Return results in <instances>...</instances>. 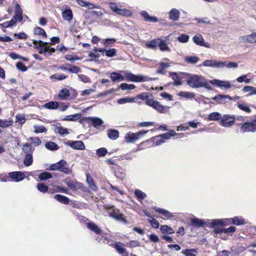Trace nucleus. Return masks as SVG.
Masks as SVG:
<instances>
[{
	"label": "nucleus",
	"mask_w": 256,
	"mask_h": 256,
	"mask_svg": "<svg viewBox=\"0 0 256 256\" xmlns=\"http://www.w3.org/2000/svg\"><path fill=\"white\" fill-rule=\"evenodd\" d=\"M87 120L88 122L92 123L93 126L96 128H98L104 122L102 119L98 117H88Z\"/></svg>",
	"instance_id": "6ab92c4d"
},
{
	"label": "nucleus",
	"mask_w": 256,
	"mask_h": 256,
	"mask_svg": "<svg viewBox=\"0 0 256 256\" xmlns=\"http://www.w3.org/2000/svg\"><path fill=\"white\" fill-rule=\"evenodd\" d=\"M153 209L157 212L160 214L166 216L167 218H170L172 217V214L170 212L164 209L156 208V207H154Z\"/></svg>",
	"instance_id": "c9c22d12"
},
{
	"label": "nucleus",
	"mask_w": 256,
	"mask_h": 256,
	"mask_svg": "<svg viewBox=\"0 0 256 256\" xmlns=\"http://www.w3.org/2000/svg\"><path fill=\"white\" fill-rule=\"evenodd\" d=\"M176 134V132L174 130H170L169 132L164 133V134H160L157 136V138H161L164 139L168 140L172 136H174Z\"/></svg>",
	"instance_id": "de8ad7c7"
},
{
	"label": "nucleus",
	"mask_w": 256,
	"mask_h": 256,
	"mask_svg": "<svg viewBox=\"0 0 256 256\" xmlns=\"http://www.w3.org/2000/svg\"><path fill=\"white\" fill-rule=\"evenodd\" d=\"M180 12L176 8H172L169 12V18L173 21H177L180 18Z\"/></svg>",
	"instance_id": "393cba45"
},
{
	"label": "nucleus",
	"mask_w": 256,
	"mask_h": 256,
	"mask_svg": "<svg viewBox=\"0 0 256 256\" xmlns=\"http://www.w3.org/2000/svg\"><path fill=\"white\" fill-rule=\"evenodd\" d=\"M81 114H70L67 116L66 118H64L65 120L74 121L77 120L80 118Z\"/></svg>",
	"instance_id": "6e6d98bb"
},
{
	"label": "nucleus",
	"mask_w": 256,
	"mask_h": 256,
	"mask_svg": "<svg viewBox=\"0 0 256 256\" xmlns=\"http://www.w3.org/2000/svg\"><path fill=\"white\" fill-rule=\"evenodd\" d=\"M34 132L35 134L46 132L47 130L44 126L34 125Z\"/></svg>",
	"instance_id": "8fccbe9b"
},
{
	"label": "nucleus",
	"mask_w": 256,
	"mask_h": 256,
	"mask_svg": "<svg viewBox=\"0 0 256 256\" xmlns=\"http://www.w3.org/2000/svg\"><path fill=\"white\" fill-rule=\"evenodd\" d=\"M110 216L114 218V219L119 220L124 223L126 222V220L123 216V214L120 213H118L116 212H112L110 214Z\"/></svg>",
	"instance_id": "c85d7f7f"
},
{
	"label": "nucleus",
	"mask_w": 256,
	"mask_h": 256,
	"mask_svg": "<svg viewBox=\"0 0 256 256\" xmlns=\"http://www.w3.org/2000/svg\"><path fill=\"white\" fill-rule=\"evenodd\" d=\"M160 230L164 234H172L174 232L172 228L167 225L162 226Z\"/></svg>",
	"instance_id": "37998d69"
},
{
	"label": "nucleus",
	"mask_w": 256,
	"mask_h": 256,
	"mask_svg": "<svg viewBox=\"0 0 256 256\" xmlns=\"http://www.w3.org/2000/svg\"><path fill=\"white\" fill-rule=\"evenodd\" d=\"M66 146H70L72 149L83 150L85 149V146L81 140L71 141L68 140L64 142Z\"/></svg>",
	"instance_id": "4468645a"
},
{
	"label": "nucleus",
	"mask_w": 256,
	"mask_h": 256,
	"mask_svg": "<svg viewBox=\"0 0 256 256\" xmlns=\"http://www.w3.org/2000/svg\"><path fill=\"white\" fill-rule=\"evenodd\" d=\"M178 95L180 97H182L190 100L194 98L196 96L194 93L184 91L180 92Z\"/></svg>",
	"instance_id": "473e14b6"
},
{
	"label": "nucleus",
	"mask_w": 256,
	"mask_h": 256,
	"mask_svg": "<svg viewBox=\"0 0 256 256\" xmlns=\"http://www.w3.org/2000/svg\"><path fill=\"white\" fill-rule=\"evenodd\" d=\"M242 90L244 92H250V95H252V94H256V88L255 87L252 86H244Z\"/></svg>",
	"instance_id": "864d4df0"
},
{
	"label": "nucleus",
	"mask_w": 256,
	"mask_h": 256,
	"mask_svg": "<svg viewBox=\"0 0 256 256\" xmlns=\"http://www.w3.org/2000/svg\"><path fill=\"white\" fill-rule=\"evenodd\" d=\"M52 178V174L48 172H42L38 176V178L40 181H44Z\"/></svg>",
	"instance_id": "09e8293b"
},
{
	"label": "nucleus",
	"mask_w": 256,
	"mask_h": 256,
	"mask_svg": "<svg viewBox=\"0 0 256 256\" xmlns=\"http://www.w3.org/2000/svg\"><path fill=\"white\" fill-rule=\"evenodd\" d=\"M108 136L110 140H115L119 136V132L115 129H109L108 130Z\"/></svg>",
	"instance_id": "cd10ccee"
},
{
	"label": "nucleus",
	"mask_w": 256,
	"mask_h": 256,
	"mask_svg": "<svg viewBox=\"0 0 256 256\" xmlns=\"http://www.w3.org/2000/svg\"><path fill=\"white\" fill-rule=\"evenodd\" d=\"M126 246L130 248H135L140 246V243L138 240H130L126 243Z\"/></svg>",
	"instance_id": "680f3d73"
},
{
	"label": "nucleus",
	"mask_w": 256,
	"mask_h": 256,
	"mask_svg": "<svg viewBox=\"0 0 256 256\" xmlns=\"http://www.w3.org/2000/svg\"><path fill=\"white\" fill-rule=\"evenodd\" d=\"M13 120L12 118H9L6 120H3L0 119V128H6L12 124Z\"/></svg>",
	"instance_id": "58836bf2"
},
{
	"label": "nucleus",
	"mask_w": 256,
	"mask_h": 256,
	"mask_svg": "<svg viewBox=\"0 0 256 256\" xmlns=\"http://www.w3.org/2000/svg\"><path fill=\"white\" fill-rule=\"evenodd\" d=\"M210 83L212 85L216 86L220 88H224L226 89H228L231 88L230 84L226 81H222L218 80H214L210 81Z\"/></svg>",
	"instance_id": "a211bd4d"
},
{
	"label": "nucleus",
	"mask_w": 256,
	"mask_h": 256,
	"mask_svg": "<svg viewBox=\"0 0 256 256\" xmlns=\"http://www.w3.org/2000/svg\"><path fill=\"white\" fill-rule=\"evenodd\" d=\"M34 35H38L42 36V38H45L47 37V34L44 30L40 27L35 28H34Z\"/></svg>",
	"instance_id": "4c0bfd02"
},
{
	"label": "nucleus",
	"mask_w": 256,
	"mask_h": 256,
	"mask_svg": "<svg viewBox=\"0 0 256 256\" xmlns=\"http://www.w3.org/2000/svg\"><path fill=\"white\" fill-rule=\"evenodd\" d=\"M16 119L20 124H22L26 122L25 116L23 114H17L16 116Z\"/></svg>",
	"instance_id": "69168bd1"
},
{
	"label": "nucleus",
	"mask_w": 256,
	"mask_h": 256,
	"mask_svg": "<svg viewBox=\"0 0 256 256\" xmlns=\"http://www.w3.org/2000/svg\"><path fill=\"white\" fill-rule=\"evenodd\" d=\"M187 84L192 88H204L208 90H212V87L207 80L202 76L198 74L190 76L187 80Z\"/></svg>",
	"instance_id": "f03ea898"
},
{
	"label": "nucleus",
	"mask_w": 256,
	"mask_h": 256,
	"mask_svg": "<svg viewBox=\"0 0 256 256\" xmlns=\"http://www.w3.org/2000/svg\"><path fill=\"white\" fill-rule=\"evenodd\" d=\"M212 99L214 100L216 102L219 104H226L228 102L227 100H233V98L228 95L222 94H218L212 98Z\"/></svg>",
	"instance_id": "dca6fc26"
},
{
	"label": "nucleus",
	"mask_w": 256,
	"mask_h": 256,
	"mask_svg": "<svg viewBox=\"0 0 256 256\" xmlns=\"http://www.w3.org/2000/svg\"><path fill=\"white\" fill-rule=\"evenodd\" d=\"M240 130L244 132H256V120L250 122H246L242 124Z\"/></svg>",
	"instance_id": "1a4fd4ad"
},
{
	"label": "nucleus",
	"mask_w": 256,
	"mask_h": 256,
	"mask_svg": "<svg viewBox=\"0 0 256 256\" xmlns=\"http://www.w3.org/2000/svg\"><path fill=\"white\" fill-rule=\"evenodd\" d=\"M76 1L80 6L87 8L90 10L97 8V6H96L94 4L88 2H86L84 0H76Z\"/></svg>",
	"instance_id": "bb28decb"
},
{
	"label": "nucleus",
	"mask_w": 256,
	"mask_h": 256,
	"mask_svg": "<svg viewBox=\"0 0 256 256\" xmlns=\"http://www.w3.org/2000/svg\"><path fill=\"white\" fill-rule=\"evenodd\" d=\"M114 174L120 180H122L125 176L124 174L121 170V169L118 168L117 170L115 171Z\"/></svg>",
	"instance_id": "774afa93"
},
{
	"label": "nucleus",
	"mask_w": 256,
	"mask_h": 256,
	"mask_svg": "<svg viewBox=\"0 0 256 256\" xmlns=\"http://www.w3.org/2000/svg\"><path fill=\"white\" fill-rule=\"evenodd\" d=\"M158 42L159 38H154L150 42H148L146 43V46L147 48L154 50L156 48V46H158Z\"/></svg>",
	"instance_id": "e433bc0d"
},
{
	"label": "nucleus",
	"mask_w": 256,
	"mask_h": 256,
	"mask_svg": "<svg viewBox=\"0 0 256 256\" xmlns=\"http://www.w3.org/2000/svg\"><path fill=\"white\" fill-rule=\"evenodd\" d=\"M141 14L146 22H158V18L156 17L150 16L146 10L142 11Z\"/></svg>",
	"instance_id": "5701e85b"
},
{
	"label": "nucleus",
	"mask_w": 256,
	"mask_h": 256,
	"mask_svg": "<svg viewBox=\"0 0 256 256\" xmlns=\"http://www.w3.org/2000/svg\"><path fill=\"white\" fill-rule=\"evenodd\" d=\"M108 153V150L105 148H98L96 151V154L99 157L104 156Z\"/></svg>",
	"instance_id": "13d9d810"
},
{
	"label": "nucleus",
	"mask_w": 256,
	"mask_h": 256,
	"mask_svg": "<svg viewBox=\"0 0 256 256\" xmlns=\"http://www.w3.org/2000/svg\"><path fill=\"white\" fill-rule=\"evenodd\" d=\"M134 193L138 198L140 200L144 199L146 196L144 192H142V190L138 189L136 190Z\"/></svg>",
	"instance_id": "052dcab7"
},
{
	"label": "nucleus",
	"mask_w": 256,
	"mask_h": 256,
	"mask_svg": "<svg viewBox=\"0 0 256 256\" xmlns=\"http://www.w3.org/2000/svg\"><path fill=\"white\" fill-rule=\"evenodd\" d=\"M184 60L188 64H195L198 62L200 58L196 56H186Z\"/></svg>",
	"instance_id": "49530a36"
},
{
	"label": "nucleus",
	"mask_w": 256,
	"mask_h": 256,
	"mask_svg": "<svg viewBox=\"0 0 256 256\" xmlns=\"http://www.w3.org/2000/svg\"><path fill=\"white\" fill-rule=\"evenodd\" d=\"M222 61H217L216 60H206L202 64L199 65V66H207L216 68H222L223 66Z\"/></svg>",
	"instance_id": "6e6552de"
},
{
	"label": "nucleus",
	"mask_w": 256,
	"mask_h": 256,
	"mask_svg": "<svg viewBox=\"0 0 256 256\" xmlns=\"http://www.w3.org/2000/svg\"><path fill=\"white\" fill-rule=\"evenodd\" d=\"M22 150L26 154H32L34 148H32L31 144L26 143L24 144L22 148Z\"/></svg>",
	"instance_id": "72a5a7b5"
},
{
	"label": "nucleus",
	"mask_w": 256,
	"mask_h": 256,
	"mask_svg": "<svg viewBox=\"0 0 256 256\" xmlns=\"http://www.w3.org/2000/svg\"><path fill=\"white\" fill-rule=\"evenodd\" d=\"M33 162V157L32 154H26L24 160V164L26 166H31Z\"/></svg>",
	"instance_id": "a19ab883"
},
{
	"label": "nucleus",
	"mask_w": 256,
	"mask_h": 256,
	"mask_svg": "<svg viewBox=\"0 0 256 256\" xmlns=\"http://www.w3.org/2000/svg\"><path fill=\"white\" fill-rule=\"evenodd\" d=\"M158 46L161 51H170V48L168 46L165 40L159 38Z\"/></svg>",
	"instance_id": "c756f323"
},
{
	"label": "nucleus",
	"mask_w": 256,
	"mask_h": 256,
	"mask_svg": "<svg viewBox=\"0 0 256 256\" xmlns=\"http://www.w3.org/2000/svg\"><path fill=\"white\" fill-rule=\"evenodd\" d=\"M122 90H132L136 88V86L133 84H128L126 83H122L119 86Z\"/></svg>",
	"instance_id": "603ef678"
},
{
	"label": "nucleus",
	"mask_w": 256,
	"mask_h": 256,
	"mask_svg": "<svg viewBox=\"0 0 256 256\" xmlns=\"http://www.w3.org/2000/svg\"><path fill=\"white\" fill-rule=\"evenodd\" d=\"M22 12L23 10L20 8V5L17 4L16 5L14 14L12 17L15 18V19L18 22H20L22 20Z\"/></svg>",
	"instance_id": "aec40b11"
},
{
	"label": "nucleus",
	"mask_w": 256,
	"mask_h": 256,
	"mask_svg": "<svg viewBox=\"0 0 256 256\" xmlns=\"http://www.w3.org/2000/svg\"><path fill=\"white\" fill-rule=\"evenodd\" d=\"M88 228L91 231L94 232L96 234L101 235L102 230L94 222H90L87 224Z\"/></svg>",
	"instance_id": "b1692460"
},
{
	"label": "nucleus",
	"mask_w": 256,
	"mask_h": 256,
	"mask_svg": "<svg viewBox=\"0 0 256 256\" xmlns=\"http://www.w3.org/2000/svg\"><path fill=\"white\" fill-rule=\"evenodd\" d=\"M186 256H197V250L196 249H186L182 252Z\"/></svg>",
	"instance_id": "79ce46f5"
},
{
	"label": "nucleus",
	"mask_w": 256,
	"mask_h": 256,
	"mask_svg": "<svg viewBox=\"0 0 256 256\" xmlns=\"http://www.w3.org/2000/svg\"><path fill=\"white\" fill-rule=\"evenodd\" d=\"M54 130L56 134H58L60 136L69 134L68 130L60 126V124L54 126Z\"/></svg>",
	"instance_id": "412c9836"
},
{
	"label": "nucleus",
	"mask_w": 256,
	"mask_h": 256,
	"mask_svg": "<svg viewBox=\"0 0 256 256\" xmlns=\"http://www.w3.org/2000/svg\"><path fill=\"white\" fill-rule=\"evenodd\" d=\"M169 74L174 81V85L176 86L182 85V79L183 78L182 76L188 75L186 73L182 72H179L178 73L176 72H170Z\"/></svg>",
	"instance_id": "9b49d317"
},
{
	"label": "nucleus",
	"mask_w": 256,
	"mask_h": 256,
	"mask_svg": "<svg viewBox=\"0 0 256 256\" xmlns=\"http://www.w3.org/2000/svg\"><path fill=\"white\" fill-rule=\"evenodd\" d=\"M59 106L58 103L56 101H51L46 103L44 105V107L49 110H56Z\"/></svg>",
	"instance_id": "f704fd0d"
},
{
	"label": "nucleus",
	"mask_w": 256,
	"mask_h": 256,
	"mask_svg": "<svg viewBox=\"0 0 256 256\" xmlns=\"http://www.w3.org/2000/svg\"><path fill=\"white\" fill-rule=\"evenodd\" d=\"M45 147L50 150H56L59 148V146L58 144L56 142H46L45 144Z\"/></svg>",
	"instance_id": "ea45409f"
},
{
	"label": "nucleus",
	"mask_w": 256,
	"mask_h": 256,
	"mask_svg": "<svg viewBox=\"0 0 256 256\" xmlns=\"http://www.w3.org/2000/svg\"><path fill=\"white\" fill-rule=\"evenodd\" d=\"M80 71V68L75 66H71L70 68H68V72L72 74H78Z\"/></svg>",
	"instance_id": "338daca9"
},
{
	"label": "nucleus",
	"mask_w": 256,
	"mask_h": 256,
	"mask_svg": "<svg viewBox=\"0 0 256 256\" xmlns=\"http://www.w3.org/2000/svg\"><path fill=\"white\" fill-rule=\"evenodd\" d=\"M136 98H130V97H125L122 98H120L118 100V104H124L128 102H133Z\"/></svg>",
	"instance_id": "3c124183"
},
{
	"label": "nucleus",
	"mask_w": 256,
	"mask_h": 256,
	"mask_svg": "<svg viewBox=\"0 0 256 256\" xmlns=\"http://www.w3.org/2000/svg\"><path fill=\"white\" fill-rule=\"evenodd\" d=\"M116 42V40L114 38H106L103 40L102 42L104 46H108Z\"/></svg>",
	"instance_id": "0e129e2a"
},
{
	"label": "nucleus",
	"mask_w": 256,
	"mask_h": 256,
	"mask_svg": "<svg viewBox=\"0 0 256 256\" xmlns=\"http://www.w3.org/2000/svg\"><path fill=\"white\" fill-rule=\"evenodd\" d=\"M108 5L110 8L117 14L129 16L132 14V12L130 10L125 8H119L116 3L110 2L109 3Z\"/></svg>",
	"instance_id": "39448f33"
},
{
	"label": "nucleus",
	"mask_w": 256,
	"mask_h": 256,
	"mask_svg": "<svg viewBox=\"0 0 256 256\" xmlns=\"http://www.w3.org/2000/svg\"><path fill=\"white\" fill-rule=\"evenodd\" d=\"M148 131L140 130L136 133L129 132L125 136V140L128 143H133L141 136L146 134Z\"/></svg>",
	"instance_id": "423d86ee"
},
{
	"label": "nucleus",
	"mask_w": 256,
	"mask_h": 256,
	"mask_svg": "<svg viewBox=\"0 0 256 256\" xmlns=\"http://www.w3.org/2000/svg\"><path fill=\"white\" fill-rule=\"evenodd\" d=\"M146 104L151 106L160 114H166L169 112L170 107L162 104L159 102L154 100H147Z\"/></svg>",
	"instance_id": "20e7f679"
},
{
	"label": "nucleus",
	"mask_w": 256,
	"mask_h": 256,
	"mask_svg": "<svg viewBox=\"0 0 256 256\" xmlns=\"http://www.w3.org/2000/svg\"><path fill=\"white\" fill-rule=\"evenodd\" d=\"M54 198L58 202L64 204H68L70 202V200L68 198L61 194H58L55 195Z\"/></svg>",
	"instance_id": "2f4dec72"
},
{
	"label": "nucleus",
	"mask_w": 256,
	"mask_h": 256,
	"mask_svg": "<svg viewBox=\"0 0 256 256\" xmlns=\"http://www.w3.org/2000/svg\"><path fill=\"white\" fill-rule=\"evenodd\" d=\"M124 76L116 72H112L110 78L113 82L123 81L124 80L133 82H144L146 81L154 80L156 78H150L142 74H134L128 71H122Z\"/></svg>",
	"instance_id": "f257e3e1"
},
{
	"label": "nucleus",
	"mask_w": 256,
	"mask_h": 256,
	"mask_svg": "<svg viewBox=\"0 0 256 256\" xmlns=\"http://www.w3.org/2000/svg\"><path fill=\"white\" fill-rule=\"evenodd\" d=\"M237 106L240 110L249 113L251 112L250 108L245 103L238 102Z\"/></svg>",
	"instance_id": "5fc2aeb1"
},
{
	"label": "nucleus",
	"mask_w": 256,
	"mask_h": 256,
	"mask_svg": "<svg viewBox=\"0 0 256 256\" xmlns=\"http://www.w3.org/2000/svg\"><path fill=\"white\" fill-rule=\"evenodd\" d=\"M189 36L186 34H182L178 38V40L182 43H185L188 42Z\"/></svg>",
	"instance_id": "e2e57ef3"
},
{
	"label": "nucleus",
	"mask_w": 256,
	"mask_h": 256,
	"mask_svg": "<svg viewBox=\"0 0 256 256\" xmlns=\"http://www.w3.org/2000/svg\"><path fill=\"white\" fill-rule=\"evenodd\" d=\"M194 42L198 46H202L203 42H204V39L203 38L202 35L200 34H198L194 36L193 38Z\"/></svg>",
	"instance_id": "a18cd8bd"
},
{
	"label": "nucleus",
	"mask_w": 256,
	"mask_h": 256,
	"mask_svg": "<svg viewBox=\"0 0 256 256\" xmlns=\"http://www.w3.org/2000/svg\"><path fill=\"white\" fill-rule=\"evenodd\" d=\"M8 176L7 178H10L11 180L15 182H19L22 180L25 177L24 172L21 171L13 172L8 173Z\"/></svg>",
	"instance_id": "ddd939ff"
},
{
	"label": "nucleus",
	"mask_w": 256,
	"mask_h": 256,
	"mask_svg": "<svg viewBox=\"0 0 256 256\" xmlns=\"http://www.w3.org/2000/svg\"><path fill=\"white\" fill-rule=\"evenodd\" d=\"M212 220H202L194 218H192L190 220V222L191 225L196 228L202 227L204 225H206L208 226L209 227H212V226H209L210 224V222Z\"/></svg>",
	"instance_id": "f8f14e48"
},
{
	"label": "nucleus",
	"mask_w": 256,
	"mask_h": 256,
	"mask_svg": "<svg viewBox=\"0 0 256 256\" xmlns=\"http://www.w3.org/2000/svg\"><path fill=\"white\" fill-rule=\"evenodd\" d=\"M234 119L232 116L228 114L222 116L220 124L224 127H230L234 124Z\"/></svg>",
	"instance_id": "2eb2a0df"
},
{
	"label": "nucleus",
	"mask_w": 256,
	"mask_h": 256,
	"mask_svg": "<svg viewBox=\"0 0 256 256\" xmlns=\"http://www.w3.org/2000/svg\"><path fill=\"white\" fill-rule=\"evenodd\" d=\"M58 171L65 174H70L72 170L68 168L66 162L64 160L58 162Z\"/></svg>",
	"instance_id": "f3484780"
},
{
	"label": "nucleus",
	"mask_w": 256,
	"mask_h": 256,
	"mask_svg": "<svg viewBox=\"0 0 256 256\" xmlns=\"http://www.w3.org/2000/svg\"><path fill=\"white\" fill-rule=\"evenodd\" d=\"M37 188L40 192L42 193H46L48 190V187L43 183L38 184Z\"/></svg>",
	"instance_id": "bf43d9fd"
},
{
	"label": "nucleus",
	"mask_w": 256,
	"mask_h": 256,
	"mask_svg": "<svg viewBox=\"0 0 256 256\" xmlns=\"http://www.w3.org/2000/svg\"><path fill=\"white\" fill-rule=\"evenodd\" d=\"M123 246L122 244L118 242L114 244V248L122 256H128V254Z\"/></svg>",
	"instance_id": "4be33fe9"
},
{
	"label": "nucleus",
	"mask_w": 256,
	"mask_h": 256,
	"mask_svg": "<svg viewBox=\"0 0 256 256\" xmlns=\"http://www.w3.org/2000/svg\"><path fill=\"white\" fill-rule=\"evenodd\" d=\"M231 223L235 225L240 226L244 224L245 222L244 220L241 216H235L231 218L213 220L210 222L209 226H212V228H215L216 226H223Z\"/></svg>",
	"instance_id": "7ed1b4c3"
},
{
	"label": "nucleus",
	"mask_w": 256,
	"mask_h": 256,
	"mask_svg": "<svg viewBox=\"0 0 256 256\" xmlns=\"http://www.w3.org/2000/svg\"><path fill=\"white\" fill-rule=\"evenodd\" d=\"M64 182L73 191H76L82 187L81 183L78 182L76 180H72L70 178H66Z\"/></svg>",
	"instance_id": "9d476101"
},
{
	"label": "nucleus",
	"mask_w": 256,
	"mask_h": 256,
	"mask_svg": "<svg viewBox=\"0 0 256 256\" xmlns=\"http://www.w3.org/2000/svg\"><path fill=\"white\" fill-rule=\"evenodd\" d=\"M222 115L218 112H214L210 114L208 116V120H220Z\"/></svg>",
	"instance_id": "c03bdc74"
},
{
	"label": "nucleus",
	"mask_w": 256,
	"mask_h": 256,
	"mask_svg": "<svg viewBox=\"0 0 256 256\" xmlns=\"http://www.w3.org/2000/svg\"><path fill=\"white\" fill-rule=\"evenodd\" d=\"M70 96V91L67 88H62L58 94V98L62 100H66Z\"/></svg>",
	"instance_id": "7c9ffc66"
},
{
	"label": "nucleus",
	"mask_w": 256,
	"mask_h": 256,
	"mask_svg": "<svg viewBox=\"0 0 256 256\" xmlns=\"http://www.w3.org/2000/svg\"><path fill=\"white\" fill-rule=\"evenodd\" d=\"M222 63L224 64L222 68H224L225 67L227 68H236L238 66V64L236 62H222Z\"/></svg>",
	"instance_id": "4d7b16f0"
},
{
	"label": "nucleus",
	"mask_w": 256,
	"mask_h": 256,
	"mask_svg": "<svg viewBox=\"0 0 256 256\" xmlns=\"http://www.w3.org/2000/svg\"><path fill=\"white\" fill-rule=\"evenodd\" d=\"M33 44L34 48L38 50L40 54H46L48 50H49V47L46 46L48 44V42L42 40H33Z\"/></svg>",
	"instance_id": "0eeeda50"
},
{
	"label": "nucleus",
	"mask_w": 256,
	"mask_h": 256,
	"mask_svg": "<svg viewBox=\"0 0 256 256\" xmlns=\"http://www.w3.org/2000/svg\"><path fill=\"white\" fill-rule=\"evenodd\" d=\"M62 16L64 20H67L69 22H70L73 18L72 11L70 8L65 10L62 12Z\"/></svg>",
	"instance_id": "a878e982"
}]
</instances>
